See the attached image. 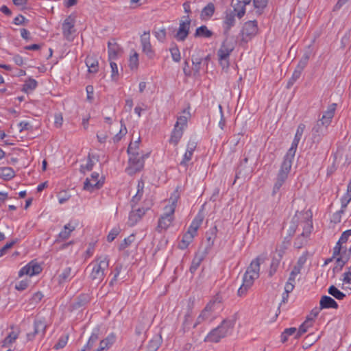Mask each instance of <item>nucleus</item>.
<instances>
[{"label": "nucleus", "mask_w": 351, "mask_h": 351, "mask_svg": "<svg viewBox=\"0 0 351 351\" xmlns=\"http://www.w3.org/2000/svg\"><path fill=\"white\" fill-rule=\"evenodd\" d=\"M265 256H259L253 260L243 275V283L238 290L239 296L244 295L253 285L254 280L259 277L260 265L265 261Z\"/></svg>", "instance_id": "obj_1"}, {"label": "nucleus", "mask_w": 351, "mask_h": 351, "mask_svg": "<svg viewBox=\"0 0 351 351\" xmlns=\"http://www.w3.org/2000/svg\"><path fill=\"white\" fill-rule=\"evenodd\" d=\"M109 258L107 255L98 257L88 267H92L90 278L96 283L101 282L105 276V271L108 268Z\"/></svg>", "instance_id": "obj_4"}, {"label": "nucleus", "mask_w": 351, "mask_h": 351, "mask_svg": "<svg viewBox=\"0 0 351 351\" xmlns=\"http://www.w3.org/2000/svg\"><path fill=\"white\" fill-rule=\"evenodd\" d=\"M141 43L143 49V51L146 55L152 58L154 56V52L152 50V45L150 43V35L149 32H145L141 36Z\"/></svg>", "instance_id": "obj_18"}, {"label": "nucleus", "mask_w": 351, "mask_h": 351, "mask_svg": "<svg viewBox=\"0 0 351 351\" xmlns=\"http://www.w3.org/2000/svg\"><path fill=\"white\" fill-rule=\"evenodd\" d=\"M335 107L336 104H332L331 106H329L328 109L326 112H324V115L328 117L330 120H332L335 114Z\"/></svg>", "instance_id": "obj_60"}, {"label": "nucleus", "mask_w": 351, "mask_h": 351, "mask_svg": "<svg viewBox=\"0 0 351 351\" xmlns=\"http://www.w3.org/2000/svg\"><path fill=\"white\" fill-rule=\"evenodd\" d=\"M74 275L75 274L73 272L72 268L71 267H66L58 276L59 284L69 281L72 277L74 276Z\"/></svg>", "instance_id": "obj_26"}, {"label": "nucleus", "mask_w": 351, "mask_h": 351, "mask_svg": "<svg viewBox=\"0 0 351 351\" xmlns=\"http://www.w3.org/2000/svg\"><path fill=\"white\" fill-rule=\"evenodd\" d=\"M88 302L89 296L88 295L83 294L79 296L77 302L73 304V306L75 308H80L87 304Z\"/></svg>", "instance_id": "obj_46"}, {"label": "nucleus", "mask_w": 351, "mask_h": 351, "mask_svg": "<svg viewBox=\"0 0 351 351\" xmlns=\"http://www.w3.org/2000/svg\"><path fill=\"white\" fill-rule=\"evenodd\" d=\"M305 125L303 123H300L297 128L294 139L292 142L291 146L288 150L287 154L285 156V158H288L289 160H293L295 154L296 152V149L298 145V143L302 136L303 132L305 130Z\"/></svg>", "instance_id": "obj_11"}, {"label": "nucleus", "mask_w": 351, "mask_h": 351, "mask_svg": "<svg viewBox=\"0 0 351 351\" xmlns=\"http://www.w3.org/2000/svg\"><path fill=\"white\" fill-rule=\"evenodd\" d=\"M345 213V209H341L332 215L331 221L335 223H338L341 221V216Z\"/></svg>", "instance_id": "obj_53"}, {"label": "nucleus", "mask_w": 351, "mask_h": 351, "mask_svg": "<svg viewBox=\"0 0 351 351\" xmlns=\"http://www.w3.org/2000/svg\"><path fill=\"white\" fill-rule=\"evenodd\" d=\"M178 199V195L176 193H175L169 198V204L165 207V212L158 220V223L156 228L158 232L166 230L172 223L174 219L173 214L176 208Z\"/></svg>", "instance_id": "obj_3"}, {"label": "nucleus", "mask_w": 351, "mask_h": 351, "mask_svg": "<svg viewBox=\"0 0 351 351\" xmlns=\"http://www.w3.org/2000/svg\"><path fill=\"white\" fill-rule=\"evenodd\" d=\"M313 228L312 221L311 220H307L305 222L304 226L303 228V234L304 236H307L308 237L310 236L311 230Z\"/></svg>", "instance_id": "obj_55"}, {"label": "nucleus", "mask_w": 351, "mask_h": 351, "mask_svg": "<svg viewBox=\"0 0 351 351\" xmlns=\"http://www.w3.org/2000/svg\"><path fill=\"white\" fill-rule=\"evenodd\" d=\"M144 189V182L142 180H138L137 184V192L132 199V204H136L142 197Z\"/></svg>", "instance_id": "obj_34"}, {"label": "nucleus", "mask_w": 351, "mask_h": 351, "mask_svg": "<svg viewBox=\"0 0 351 351\" xmlns=\"http://www.w3.org/2000/svg\"><path fill=\"white\" fill-rule=\"evenodd\" d=\"M191 25V19L189 16H184L182 20L180 22L178 30L175 35V38L178 41H184L189 34V29Z\"/></svg>", "instance_id": "obj_12"}, {"label": "nucleus", "mask_w": 351, "mask_h": 351, "mask_svg": "<svg viewBox=\"0 0 351 351\" xmlns=\"http://www.w3.org/2000/svg\"><path fill=\"white\" fill-rule=\"evenodd\" d=\"M350 201H351V193L346 191V193L341 198V208L346 210L348 204L350 203Z\"/></svg>", "instance_id": "obj_51"}, {"label": "nucleus", "mask_w": 351, "mask_h": 351, "mask_svg": "<svg viewBox=\"0 0 351 351\" xmlns=\"http://www.w3.org/2000/svg\"><path fill=\"white\" fill-rule=\"evenodd\" d=\"M196 148V143L189 141L187 144L186 151L180 165L183 167H186L187 163L191 160L193 152Z\"/></svg>", "instance_id": "obj_19"}, {"label": "nucleus", "mask_w": 351, "mask_h": 351, "mask_svg": "<svg viewBox=\"0 0 351 351\" xmlns=\"http://www.w3.org/2000/svg\"><path fill=\"white\" fill-rule=\"evenodd\" d=\"M268 0H253V4L257 12L261 14L262 10L267 6Z\"/></svg>", "instance_id": "obj_48"}, {"label": "nucleus", "mask_w": 351, "mask_h": 351, "mask_svg": "<svg viewBox=\"0 0 351 351\" xmlns=\"http://www.w3.org/2000/svg\"><path fill=\"white\" fill-rule=\"evenodd\" d=\"M42 268L38 263H35L34 261H31L27 265H26L25 266L21 269L19 275V276H23V275L32 276L34 275L40 274Z\"/></svg>", "instance_id": "obj_14"}, {"label": "nucleus", "mask_w": 351, "mask_h": 351, "mask_svg": "<svg viewBox=\"0 0 351 351\" xmlns=\"http://www.w3.org/2000/svg\"><path fill=\"white\" fill-rule=\"evenodd\" d=\"M310 58V53H305L303 56L300 60L295 70L298 71L300 73H302L304 68L306 66Z\"/></svg>", "instance_id": "obj_35"}, {"label": "nucleus", "mask_w": 351, "mask_h": 351, "mask_svg": "<svg viewBox=\"0 0 351 351\" xmlns=\"http://www.w3.org/2000/svg\"><path fill=\"white\" fill-rule=\"evenodd\" d=\"M19 330L11 332L3 340V346L7 347L12 344L18 338Z\"/></svg>", "instance_id": "obj_36"}, {"label": "nucleus", "mask_w": 351, "mask_h": 351, "mask_svg": "<svg viewBox=\"0 0 351 351\" xmlns=\"http://www.w3.org/2000/svg\"><path fill=\"white\" fill-rule=\"evenodd\" d=\"M138 65V54L134 52L129 60V66L132 69H136Z\"/></svg>", "instance_id": "obj_49"}, {"label": "nucleus", "mask_w": 351, "mask_h": 351, "mask_svg": "<svg viewBox=\"0 0 351 351\" xmlns=\"http://www.w3.org/2000/svg\"><path fill=\"white\" fill-rule=\"evenodd\" d=\"M141 142V138L138 137L134 142H131L128 147L127 152L129 155L132 154H140L138 152L139 144Z\"/></svg>", "instance_id": "obj_38"}, {"label": "nucleus", "mask_w": 351, "mask_h": 351, "mask_svg": "<svg viewBox=\"0 0 351 351\" xmlns=\"http://www.w3.org/2000/svg\"><path fill=\"white\" fill-rule=\"evenodd\" d=\"M193 237L185 233L183 235L181 241L178 244L179 248L182 250L186 249L189 246V245L193 241Z\"/></svg>", "instance_id": "obj_41"}, {"label": "nucleus", "mask_w": 351, "mask_h": 351, "mask_svg": "<svg viewBox=\"0 0 351 351\" xmlns=\"http://www.w3.org/2000/svg\"><path fill=\"white\" fill-rule=\"evenodd\" d=\"M292 161L293 160L284 157L283 162L281 165L280 169L277 175L276 180L274 185L272 191L273 196L276 195V194L279 192L281 186L287 179L292 166Z\"/></svg>", "instance_id": "obj_7"}, {"label": "nucleus", "mask_w": 351, "mask_h": 351, "mask_svg": "<svg viewBox=\"0 0 351 351\" xmlns=\"http://www.w3.org/2000/svg\"><path fill=\"white\" fill-rule=\"evenodd\" d=\"M86 64L88 68V72L96 73L98 71V61L93 56H87L86 59Z\"/></svg>", "instance_id": "obj_31"}, {"label": "nucleus", "mask_w": 351, "mask_h": 351, "mask_svg": "<svg viewBox=\"0 0 351 351\" xmlns=\"http://www.w3.org/2000/svg\"><path fill=\"white\" fill-rule=\"evenodd\" d=\"M258 32V24L256 21L245 22L241 30L242 40L247 42L256 35Z\"/></svg>", "instance_id": "obj_10"}, {"label": "nucleus", "mask_w": 351, "mask_h": 351, "mask_svg": "<svg viewBox=\"0 0 351 351\" xmlns=\"http://www.w3.org/2000/svg\"><path fill=\"white\" fill-rule=\"evenodd\" d=\"M235 324V320L225 319L217 328L213 329L205 337L204 341L218 343L231 333Z\"/></svg>", "instance_id": "obj_2"}, {"label": "nucleus", "mask_w": 351, "mask_h": 351, "mask_svg": "<svg viewBox=\"0 0 351 351\" xmlns=\"http://www.w3.org/2000/svg\"><path fill=\"white\" fill-rule=\"evenodd\" d=\"M183 115H181L178 117L177 121L174 126L178 128H182L184 130L185 127L187 125L188 120L191 117V113L189 112V109H185L182 112Z\"/></svg>", "instance_id": "obj_25"}, {"label": "nucleus", "mask_w": 351, "mask_h": 351, "mask_svg": "<svg viewBox=\"0 0 351 351\" xmlns=\"http://www.w3.org/2000/svg\"><path fill=\"white\" fill-rule=\"evenodd\" d=\"M134 241V235L131 234L128 238H125L122 243L119 245V250H123L128 247Z\"/></svg>", "instance_id": "obj_50"}, {"label": "nucleus", "mask_w": 351, "mask_h": 351, "mask_svg": "<svg viewBox=\"0 0 351 351\" xmlns=\"http://www.w3.org/2000/svg\"><path fill=\"white\" fill-rule=\"evenodd\" d=\"M222 302V298L219 294H217L213 300H211L206 306L204 309L202 311L200 315L198 316L197 319V322L195 323L194 327H195L197 324H201L202 322L210 319L212 321L214 318L213 313L217 308V306L219 305Z\"/></svg>", "instance_id": "obj_6"}, {"label": "nucleus", "mask_w": 351, "mask_h": 351, "mask_svg": "<svg viewBox=\"0 0 351 351\" xmlns=\"http://www.w3.org/2000/svg\"><path fill=\"white\" fill-rule=\"evenodd\" d=\"M171 58L173 61L179 62L181 60L180 52L177 47H174L170 49Z\"/></svg>", "instance_id": "obj_52"}, {"label": "nucleus", "mask_w": 351, "mask_h": 351, "mask_svg": "<svg viewBox=\"0 0 351 351\" xmlns=\"http://www.w3.org/2000/svg\"><path fill=\"white\" fill-rule=\"evenodd\" d=\"M234 43L228 39V36H226L219 49L217 51V56L220 64L224 67L229 66V56L234 49Z\"/></svg>", "instance_id": "obj_8"}, {"label": "nucleus", "mask_w": 351, "mask_h": 351, "mask_svg": "<svg viewBox=\"0 0 351 351\" xmlns=\"http://www.w3.org/2000/svg\"><path fill=\"white\" fill-rule=\"evenodd\" d=\"M328 292L337 300H343L346 295L340 291L335 286L332 285L328 288Z\"/></svg>", "instance_id": "obj_40"}, {"label": "nucleus", "mask_w": 351, "mask_h": 351, "mask_svg": "<svg viewBox=\"0 0 351 351\" xmlns=\"http://www.w3.org/2000/svg\"><path fill=\"white\" fill-rule=\"evenodd\" d=\"M313 326V319L306 317V319L304 322L298 328V330L296 332L295 339H298L303 334L307 332L308 329Z\"/></svg>", "instance_id": "obj_30"}, {"label": "nucleus", "mask_w": 351, "mask_h": 351, "mask_svg": "<svg viewBox=\"0 0 351 351\" xmlns=\"http://www.w3.org/2000/svg\"><path fill=\"white\" fill-rule=\"evenodd\" d=\"M319 306L320 309L329 308L337 309L338 308V304L332 298L328 295H324L321 298L319 301Z\"/></svg>", "instance_id": "obj_22"}, {"label": "nucleus", "mask_w": 351, "mask_h": 351, "mask_svg": "<svg viewBox=\"0 0 351 351\" xmlns=\"http://www.w3.org/2000/svg\"><path fill=\"white\" fill-rule=\"evenodd\" d=\"M327 128H325L319 122L317 121L312 130V136L313 141L319 142L322 136L324 135Z\"/></svg>", "instance_id": "obj_23"}, {"label": "nucleus", "mask_w": 351, "mask_h": 351, "mask_svg": "<svg viewBox=\"0 0 351 351\" xmlns=\"http://www.w3.org/2000/svg\"><path fill=\"white\" fill-rule=\"evenodd\" d=\"M237 16V12L234 11H226L225 12V16L223 20V34L226 36H228L229 32L232 27L235 25L236 19L235 16Z\"/></svg>", "instance_id": "obj_13"}, {"label": "nucleus", "mask_w": 351, "mask_h": 351, "mask_svg": "<svg viewBox=\"0 0 351 351\" xmlns=\"http://www.w3.org/2000/svg\"><path fill=\"white\" fill-rule=\"evenodd\" d=\"M351 235V229L344 231L333 248V256L341 257L344 261H349L351 257V246L348 247L343 244L348 241V236Z\"/></svg>", "instance_id": "obj_5"}, {"label": "nucleus", "mask_w": 351, "mask_h": 351, "mask_svg": "<svg viewBox=\"0 0 351 351\" xmlns=\"http://www.w3.org/2000/svg\"><path fill=\"white\" fill-rule=\"evenodd\" d=\"M148 208H138L136 210H132L129 215L128 223L130 226H134L145 214Z\"/></svg>", "instance_id": "obj_20"}, {"label": "nucleus", "mask_w": 351, "mask_h": 351, "mask_svg": "<svg viewBox=\"0 0 351 351\" xmlns=\"http://www.w3.org/2000/svg\"><path fill=\"white\" fill-rule=\"evenodd\" d=\"M159 348V343L158 340H152L149 341L147 346V351H156Z\"/></svg>", "instance_id": "obj_63"}, {"label": "nucleus", "mask_w": 351, "mask_h": 351, "mask_svg": "<svg viewBox=\"0 0 351 351\" xmlns=\"http://www.w3.org/2000/svg\"><path fill=\"white\" fill-rule=\"evenodd\" d=\"M75 229V226L72 225L71 223L66 224L64 226V229L59 233L58 237L62 241L67 239L71 233Z\"/></svg>", "instance_id": "obj_32"}, {"label": "nucleus", "mask_w": 351, "mask_h": 351, "mask_svg": "<svg viewBox=\"0 0 351 351\" xmlns=\"http://www.w3.org/2000/svg\"><path fill=\"white\" fill-rule=\"evenodd\" d=\"M110 67L112 69V78L113 80L116 81L118 79V67L115 62H110Z\"/></svg>", "instance_id": "obj_62"}, {"label": "nucleus", "mask_w": 351, "mask_h": 351, "mask_svg": "<svg viewBox=\"0 0 351 351\" xmlns=\"http://www.w3.org/2000/svg\"><path fill=\"white\" fill-rule=\"evenodd\" d=\"M348 271L343 274V282L346 283H351V267H348Z\"/></svg>", "instance_id": "obj_64"}, {"label": "nucleus", "mask_w": 351, "mask_h": 351, "mask_svg": "<svg viewBox=\"0 0 351 351\" xmlns=\"http://www.w3.org/2000/svg\"><path fill=\"white\" fill-rule=\"evenodd\" d=\"M307 236H304L301 233V234L295 239L294 241V246L298 249L302 247L307 243Z\"/></svg>", "instance_id": "obj_44"}, {"label": "nucleus", "mask_w": 351, "mask_h": 351, "mask_svg": "<svg viewBox=\"0 0 351 351\" xmlns=\"http://www.w3.org/2000/svg\"><path fill=\"white\" fill-rule=\"evenodd\" d=\"M94 166V163L92 160L91 155L89 154L88 156V160L87 163L85 166H81V171L84 172V169H86L87 171H91L93 169V167Z\"/></svg>", "instance_id": "obj_61"}, {"label": "nucleus", "mask_w": 351, "mask_h": 351, "mask_svg": "<svg viewBox=\"0 0 351 351\" xmlns=\"http://www.w3.org/2000/svg\"><path fill=\"white\" fill-rule=\"evenodd\" d=\"M335 258L336 263L335 266L333 268V271L334 273H338L342 269L343 266L348 262V261H344V259L342 258L337 256Z\"/></svg>", "instance_id": "obj_47"}, {"label": "nucleus", "mask_w": 351, "mask_h": 351, "mask_svg": "<svg viewBox=\"0 0 351 351\" xmlns=\"http://www.w3.org/2000/svg\"><path fill=\"white\" fill-rule=\"evenodd\" d=\"M0 176L4 180H9L14 177L15 172L11 167H3L1 169Z\"/></svg>", "instance_id": "obj_37"}, {"label": "nucleus", "mask_w": 351, "mask_h": 351, "mask_svg": "<svg viewBox=\"0 0 351 351\" xmlns=\"http://www.w3.org/2000/svg\"><path fill=\"white\" fill-rule=\"evenodd\" d=\"M75 19L71 16H69L62 23V33L64 36L68 40H72V34L75 32Z\"/></svg>", "instance_id": "obj_15"}, {"label": "nucleus", "mask_w": 351, "mask_h": 351, "mask_svg": "<svg viewBox=\"0 0 351 351\" xmlns=\"http://www.w3.org/2000/svg\"><path fill=\"white\" fill-rule=\"evenodd\" d=\"M213 33L206 25L197 27L194 34L195 37L210 38Z\"/></svg>", "instance_id": "obj_33"}, {"label": "nucleus", "mask_w": 351, "mask_h": 351, "mask_svg": "<svg viewBox=\"0 0 351 351\" xmlns=\"http://www.w3.org/2000/svg\"><path fill=\"white\" fill-rule=\"evenodd\" d=\"M183 128L174 126L169 142L174 145H177L183 135Z\"/></svg>", "instance_id": "obj_29"}, {"label": "nucleus", "mask_w": 351, "mask_h": 351, "mask_svg": "<svg viewBox=\"0 0 351 351\" xmlns=\"http://www.w3.org/2000/svg\"><path fill=\"white\" fill-rule=\"evenodd\" d=\"M301 73L298 72V71L295 70L291 77L289 79L287 87V88H290L291 86L293 85V84L300 78L301 75Z\"/></svg>", "instance_id": "obj_54"}, {"label": "nucleus", "mask_w": 351, "mask_h": 351, "mask_svg": "<svg viewBox=\"0 0 351 351\" xmlns=\"http://www.w3.org/2000/svg\"><path fill=\"white\" fill-rule=\"evenodd\" d=\"M202 60V58L192 56L193 70L195 74L199 73L201 69Z\"/></svg>", "instance_id": "obj_45"}, {"label": "nucleus", "mask_w": 351, "mask_h": 351, "mask_svg": "<svg viewBox=\"0 0 351 351\" xmlns=\"http://www.w3.org/2000/svg\"><path fill=\"white\" fill-rule=\"evenodd\" d=\"M99 173L94 172L91 174L90 178H86L84 183V189L88 191H93L95 189H99L102 186V182L98 180Z\"/></svg>", "instance_id": "obj_17"}, {"label": "nucleus", "mask_w": 351, "mask_h": 351, "mask_svg": "<svg viewBox=\"0 0 351 351\" xmlns=\"http://www.w3.org/2000/svg\"><path fill=\"white\" fill-rule=\"evenodd\" d=\"M252 0H237V3L232 6L237 12V16L241 19L245 14V5L250 3Z\"/></svg>", "instance_id": "obj_21"}, {"label": "nucleus", "mask_w": 351, "mask_h": 351, "mask_svg": "<svg viewBox=\"0 0 351 351\" xmlns=\"http://www.w3.org/2000/svg\"><path fill=\"white\" fill-rule=\"evenodd\" d=\"M67 340H68L67 336L61 337L59 339L58 343L56 344H55L53 348L56 350H59V349L63 348L66 345Z\"/></svg>", "instance_id": "obj_58"}, {"label": "nucleus", "mask_w": 351, "mask_h": 351, "mask_svg": "<svg viewBox=\"0 0 351 351\" xmlns=\"http://www.w3.org/2000/svg\"><path fill=\"white\" fill-rule=\"evenodd\" d=\"M204 257L203 256H200L197 254L195 258H193L191 265L190 267V271L191 274H193L195 272V271L197 269V268L199 267Z\"/></svg>", "instance_id": "obj_42"}, {"label": "nucleus", "mask_w": 351, "mask_h": 351, "mask_svg": "<svg viewBox=\"0 0 351 351\" xmlns=\"http://www.w3.org/2000/svg\"><path fill=\"white\" fill-rule=\"evenodd\" d=\"M109 59H115L119 51V47L114 40H110L108 43Z\"/></svg>", "instance_id": "obj_28"}, {"label": "nucleus", "mask_w": 351, "mask_h": 351, "mask_svg": "<svg viewBox=\"0 0 351 351\" xmlns=\"http://www.w3.org/2000/svg\"><path fill=\"white\" fill-rule=\"evenodd\" d=\"M202 223V218L200 217H196L192 221L189 227L191 228L192 230H195L197 231V230L200 227Z\"/></svg>", "instance_id": "obj_57"}, {"label": "nucleus", "mask_w": 351, "mask_h": 351, "mask_svg": "<svg viewBox=\"0 0 351 351\" xmlns=\"http://www.w3.org/2000/svg\"><path fill=\"white\" fill-rule=\"evenodd\" d=\"M116 337L114 334L109 335L106 339L100 341L99 347L97 351H105L115 342Z\"/></svg>", "instance_id": "obj_24"}, {"label": "nucleus", "mask_w": 351, "mask_h": 351, "mask_svg": "<svg viewBox=\"0 0 351 351\" xmlns=\"http://www.w3.org/2000/svg\"><path fill=\"white\" fill-rule=\"evenodd\" d=\"M129 166L126 168V172L129 175H134L142 170L144 167V158L148 155L143 154H132L129 155Z\"/></svg>", "instance_id": "obj_9"}, {"label": "nucleus", "mask_w": 351, "mask_h": 351, "mask_svg": "<svg viewBox=\"0 0 351 351\" xmlns=\"http://www.w3.org/2000/svg\"><path fill=\"white\" fill-rule=\"evenodd\" d=\"M34 332L27 333V339L29 341L32 340L36 335L40 334L43 336L45 333L47 324L43 319H36L34 322Z\"/></svg>", "instance_id": "obj_16"}, {"label": "nucleus", "mask_w": 351, "mask_h": 351, "mask_svg": "<svg viewBox=\"0 0 351 351\" xmlns=\"http://www.w3.org/2000/svg\"><path fill=\"white\" fill-rule=\"evenodd\" d=\"M98 335L96 333H93L86 343L85 348L90 349L94 343L98 340Z\"/></svg>", "instance_id": "obj_59"}, {"label": "nucleus", "mask_w": 351, "mask_h": 351, "mask_svg": "<svg viewBox=\"0 0 351 351\" xmlns=\"http://www.w3.org/2000/svg\"><path fill=\"white\" fill-rule=\"evenodd\" d=\"M37 86V82L34 79L29 78L23 84L22 90L25 93H29V91H32Z\"/></svg>", "instance_id": "obj_39"}, {"label": "nucleus", "mask_w": 351, "mask_h": 351, "mask_svg": "<svg viewBox=\"0 0 351 351\" xmlns=\"http://www.w3.org/2000/svg\"><path fill=\"white\" fill-rule=\"evenodd\" d=\"M215 7L213 3H208L201 12V19L202 20L209 19L214 14Z\"/></svg>", "instance_id": "obj_27"}, {"label": "nucleus", "mask_w": 351, "mask_h": 351, "mask_svg": "<svg viewBox=\"0 0 351 351\" xmlns=\"http://www.w3.org/2000/svg\"><path fill=\"white\" fill-rule=\"evenodd\" d=\"M120 232L119 228H112L107 236V240L108 242H112L117 237Z\"/></svg>", "instance_id": "obj_56"}, {"label": "nucleus", "mask_w": 351, "mask_h": 351, "mask_svg": "<svg viewBox=\"0 0 351 351\" xmlns=\"http://www.w3.org/2000/svg\"><path fill=\"white\" fill-rule=\"evenodd\" d=\"M121 126L119 132L112 138L114 143H118L120 141L121 138L127 134V128L125 125L123 124L122 121H121Z\"/></svg>", "instance_id": "obj_43"}]
</instances>
